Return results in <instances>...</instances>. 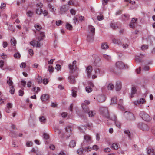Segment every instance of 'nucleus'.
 I'll return each instance as SVG.
<instances>
[{
  "label": "nucleus",
  "mask_w": 155,
  "mask_h": 155,
  "mask_svg": "<svg viewBox=\"0 0 155 155\" xmlns=\"http://www.w3.org/2000/svg\"><path fill=\"white\" fill-rule=\"evenodd\" d=\"M95 29L91 25L88 26L89 33L87 35V40L88 41H91L93 40L94 35L95 33Z\"/></svg>",
  "instance_id": "obj_1"
},
{
  "label": "nucleus",
  "mask_w": 155,
  "mask_h": 155,
  "mask_svg": "<svg viewBox=\"0 0 155 155\" xmlns=\"http://www.w3.org/2000/svg\"><path fill=\"white\" fill-rule=\"evenodd\" d=\"M100 111L101 114L108 119H109L110 117L108 109L106 107H100Z\"/></svg>",
  "instance_id": "obj_2"
},
{
  "label": "nucleus",
  "mask_w": 155,
  "mask_h": 155,
  "mask_svg": "<svg viewBox=\"0 0 155 155\" xmlns=\"http://www.w3.org/2000/svg\"><path fill=\"white\" fill-rule=\"evenodd\" d=\"M81 107L84 111L86 113H88L89 117H92L95 114V111H89V107L85 104H82L81 105Z\"/></svg>",
  "instance_id": "obj_3"
},
{
  "label": "nucleus",
  "mask_w": 155,
  "mask_h": 155,
  "mask_svg": "<svg viewBox=\"0 0 155 155\" xmlns=\"http://www.w3.org/2000/svg\"><path fill=\"white\" fill-rule=\"evenodd\" d=\"M139 115L143 120L146 121L148 122L151 120V118L149 115L144 111H140Z\"/></svg>",
  "instance_id": "obj_4"
},
{
  "label": "nucleus",
  "mask_w": 155,
  "mask_h": 155,
  "mask_svg": "<svg viewBox=\"0 0 155 155\" xmlns=\"http://www.w3.org/2000/svg\"><path fill=\"white\" fill-rule=\"evenodd\" d=\"M137 127L139 129L144 131H148L149 129V127L147 124L142 122L138 123L137 124Z\"/></svg>",
  "instance_id": "obj_5"
},
{
  "label": "nucleus",
  "mask_w": 155,
  "mask_h": 155,
  "mask_svg": "<svg viewBox=\"0 0 155 155\" xmlns=\"http://www.w3.org/2000/svg\"><path fill=\"white\" fill-rule=\"evenodd\" d=\"M124 116L129 120H134V117L133 114L129 112L126 111L124 113Z\"/></svg>",
  "instance_id": "obj_6"
},
{
  "label": "nucleus",
  "mask_w": 155,
  "mask_h": 155,
  "mask_svg": "<svg viewBox=\"0 0 155 155\" xmlns=\"http://www.w3.org/2000/svg\"><path fill=\"white\" fill-rule=\"evenodd\" d=\"M69 7L68 5H63L60 8L59 13L61 14H64L68 10Z\"/></svg>",
  "instance_id": "obj_7"
},
{
  "label": "nucleus",
  "mask_w": 155,
  "mask_h": 155,
  "mask_svg": "<svg viewBox=\"0 0 155 155\" xmlns=\"http://www.w3.org/2000/svg\"><path fill=\"white\" fill-rule=\"evenodd\" d=\"M71 75L68 77V80L69 82L71 84H74L75 83L76 81L75 79V78H77L78 76V74H77L75 75L73 74V73L71 72Z\"/></svg>",
  "instance_id": "obj_8"
},
{
  "label": "nucleus",
  "mask_w": 155,
  "mask_h": 155,
  "mask_svg": "<svg viewBox=\"0 0 155 155\" xmlns=\"http://www.w3.org/2000/svg\"><path fill=\"white\" fill-rule=\"evenodd\" d=\"M137 18H134L132 19L131 22L129 25L130 27L133 28H134L137 24Z\"/></svg>",
  "instance_id": "obj_9"
},
{
  "label": "nucleus",
  "mask_w": 155,
  "mask_h": 155,
  "mask_svg": "<svg viewBox=\"0 0 155 155\" xmlns=\"http://www.w3.org/2000/svg\"><path fill=\"white\" fill-rule=\"evenodd\" d=\"M116 67L120 69H124L125 67L124 64L121 61H119L116 63Z\"/></svg>",
  "instance_id": "obj_10"
},
{
  "label": "nucleus",
  "mask_w": 155,
  "mask_h": 155,
  "mask_svg": "<svg viewBox=\"0 0 155 155\" xmlns=\"http://www.w3.org/2000/svg\"><path fill=\"white\" fill-rule=\"evenodd\" d=\"M92 70L93 68L92 66H89L87 67L86 71L88 77L90 78L91 76Z\"/></svg>",
  "instance_id": "obj_11"
},
{
  "label": "nucleus",
  "mask_w": 155,
  "mask_h": 155,
  "mask_svg": "<svg viewBox=\"0 0 155 155\" xmlns=\"http://www.w3.org/2000/svg\"><path fill=\"white\" fill-rule=\"evenodd\" d=\"M76 63V61L75 60H74L73 61L72 64L71 65V64H69V69H70L71 71V72L72 73H73V70H74V71L75 72H76V70H75L74 69V67H76L75 65L74 67V65H75Z\"/></svg>",
  "instance_id": "obj_12"
},
{
  "label": "nucleus",
  "mask_w": 155,
  "mask_h": 155,
  "mask_svg": "<svg viewBox=\"0 0 155 155\" xmlns=\"http://www.w3.org/2000/svg\"><path fill=\"white\" fill-rule=\"evenodd\" d=\"M40 98L42 101H46L49 98V95L48 94H44L42 95Z\"/></svg>",
  "instance_id": "obj_13"
},
{
  "label": "nucleus",
  "mask_w": 155,
  "mask_h": 155,
  "mask_svg": "<svg viewBox=\"0 0 155 155\" xmlns=\"http://www.w3.org/2000/svg\"><path fill=\"white\" fill-rule=\"evenodd\" d=\"M145 102V101L144 99L141 98L139 100L134 101V103L135 104L137 105L140 104H143Z\"/></svg>",
  "instance_id": "obj_14"
},
{
  "label": "nucleus",
  "mask_w": 155,
  "mask_h": 155,
  "mask_svg": "<svg viewBox=\"0 0 155 155\" xmlns=\"http://www.w3.org/2000/svg\"><path fill=\"white\" fill-rule=\"evenodd\" d=\"M84 139L85 140L87 144H89L91 143V137L88 135H85L84 136Z\"/></svg>",
  "instance_id": "obj_15"
},
{
  "label": "nucleus",
  "mask_w": 155,
  "mask_h": 155,
  "mask_svg": "<svg viewBox=\"0 0 155 155\" xmlns=\"http://www.w3.org/2000/svg\"><path fill=\"white\" fill-rule=\"evenodd\" d=\"M115 87L117 91H120L121 88V82H117Z\"/></svg>",
  "instance_id": "obj_16"
},
{
  "label": "nucleus",
  "mask_w": 155,
  "mask_h": 155,
  "mask_svg": "<svg viewBox=\"0 0 155 155\" xmlns=\"http://www.w3.org/2000/svg\"><path fill=\"white\" fill-rule=\"evenodd\" d=\"M94 64L95 66H99L101 65V60L99 58H97L94 61Z\"/></svg>",
  "instance_id": "obj_17"
},
{
  "label": "nucleus",
  "mask_w": 155,
  "mask_h": 155,
  "mask_svg": "<svg viewBox=\"0 0 155 155\" xmlns=\"http://www.w3.org/2000/svg\"><path fill=\"white\" fill-rule=\"evenodd\" d=\"M137 90L135 87H133L131 89V94L130 96V98H132L134 97V95L136 93Z\"/></svg>",
  "instance_id": "obj_18"
},
{
  "label": "nucleus",
  "mask_w": 155,
  "mask_h": 155,
  "mask_svg": "<svg viewBox=\"0 0 155 155\" xmlns=\"http://www.w3.org/2000/svg\"><path fill=\"white\" fill-rule=\"evenodd\" d=\"M84 143V142L83 143H82V144H81V146L82 147V148H80L77 150V153H78V154L80 155L83 153Z\"/></svg>",
  "instance_id": "obj_19"
},
{
  "label": "nucleus",
  "mask_w": 155,
  "mask_h": 155,
  "mask_svg": "<svg viewBox=\"0 0 155 155\" xmlns=\"http://www.w3.org/2000/svg\"><path fill=\"white\" fill-rule=\"evenodd\" d=\"M76 145V142L74 140H71L70 141L69 144L70 147L73 148L75 147Z\"/></svg>",
  "instance_id": "obj_20"
},
{
  "label": "nucleus",
  "mask_w": 155,
  "mask_h": 155,
  "mask_svg": "<svg viewBox=\"0 0 155 155\" xmlns=\"http://www.w3.org/2000/svg\"><path fill=\"white\" fill-rule=\"evenodd\" d=\"M110 27L113 29H116L119 28V26L118 25L117 23L115 24L111 23L110 24Z\"/></svg>",
  "instance_id": "obj_21"
},
{
  "label": "nucleus",
  "mask_w": 155,
  "mask_h": 155,
  "mask_svg": "<svg viewBox=\"0 0 155 155\" xmlns=\"http://www.w3.org/2000/svg\"><path fill=\"white\" fill-rule=\"evenodd\" d=\"M108 46L106 43H102L101 44V48L103 50H105L108 48Z\"/></svg>",
  "instance_id": "obj_22"
},
{
  "label": "nucleus",
  "mask_w": 155,
  "mask_h": 155,
  "mask_svg": "<svg viewBox=\"0 0 155 155\" xmlns=\"http://www.w3.org/2000/svg\"><path fill=\"white\" fill-rule=\"evenodd\" d=\"M112 41L113 43L117 45H120L121 43V41L120 40L116 38L113 39Z\"/></svg>",
  "instance_id": "obj_23"
},
{
  "label": "nucleus",
  "mask_w": 155,
  "mask_h": 155,
  "mask_svg": "<svg viewBox=\"0 0 155 155\" xmlns=\"http://www.w3.org/2000/svg\"><path fill=\"white\" fill-rule=\"evenodd\" d=\"M39 121L42 123H45L46 121V119L43 116H41L39 118Z\"/></svg>",
  "instance_id": "obj_24"
},
{
  "label": "nucleus",
  "mask_w": 155,
  "mask_h": 155,
  "mask_svg": "<svg viewBox=\"0 0 155 155\" xmlns=\"http://www.w3.org/2000/svg\"><path fill=\"white\" fill-rule=\"evenodd\" d=\"M34 27L37 30L39 31L42 28V26L38 23H37L34 25Z\"/></svg>",
  "instance_id": "obj_25"
},
{
  "label": "nucleus",
  "mask_w": 155,
  "mask_h": 155,
  "mask_svg": "<svg viewBox=\"0 0 155 155\" xmlns=\"http://www.w3.org/2000/svg\"><path fill=\"white\" fill-rule=\"evenodd\" d=\"M123 100L122 99H120L119 100L118 103V107L120 109H122L123 108Z\"/></svg>",
  "instance_id": "obj_26"
},
{
  "label": "nucleus",
  "mask_w": 155,
  "mask_h": 155,
  "mask_svg": "<svg viewBox=\"0 0 155 155\" xmlns=\"http://www.w3.org/2000/svg\"><path fill=\"white\" fill-rule=\"evenodd\" d=\"M7 78L8 80L7 81V82L8 84L9 85V86H13L12 84L13 83L12 80H11L10 77H8Z\"/></svg>",
  "instance_id": "obj_27"
},
{
  "label": "nucleus",
  "mask_w": 155,
  "mask_h": 155,
  "mask_svg": "<svg viewBox=\"0 0 155 155\" xmlns=\"http://www.w3.org/2000/svg\"><path fill=\"white\" fill-rule=\"evenodd\" d=\"M111 148L113 149L117 150L118 148L119 147L117 143H114L112 144Z\"/></svg>",
  "instance_id": "obj_28"
},
{
  "label": "nucleus",
  "mask_w": 155,
  "mask_h": 155,
  "mask_svg": "<svg viewBox=\"0 0 155 155\" xmlns=\"http://www.w3.org/2000/svg\"><path fill=\"white\" fill-rule=\"evenodd\" d=\"M26 14L27 16L29 17H31L33 14V13L31 11H28L27 12Z\"/></svg>",
  "instance_id": "obj_29"
},
{
  "label": "nucleus",
  "mask_w": 155,
  "mask_h": 155,
  "mask_svg": "<svg viewBox=\"0 0 155 155\" xmlns=\"http://www.w3.org/2000/svg\"><path fill=\"white\" fill-rule=\"evenodd\" d=\"M43 12L42 9L41 8H37L36 10V13L39 15Z\"/></svg>",
  "instance_id": "obj_30"
},
{
  "label": "nucleus",
  "mask_w": 155,
  "mask_h": 155,
  "mask_svg": "<svg viewBox=\"0 0 155 155\" xmlns=\"http://www.w3.org/2000/svg\"><path fill=\"white\" fill-rule=\"evenodd\" d=\"M117 98L116 97H114L111 99V104H115L117 102Z\"/></svg>",
  "instance_id": "obj_31"
},
{
  "label": "nucleus",
  "mask_w": 155,
  "mask_h": 155,
  "mask_svg": "<svg viewBox=\"0 0 155 155\" xmlns=\"http://www.w3.org/2000/svg\"><path fill=\"white\" fill-rule=\"evenodd\" d=\"M114 87V85L111 83H110L107 86V88L109 90H112Z\"/></svg>",
  "instance_id": "obj_32"
},
{
  "label": "nucleus",
  "mask_w": 155,
  "mask_h": 155,
  "mask_svg": "<svg viewBox=\"0 0 155 155\" xmlns=\"http://www.w3.org/2000/svg\"><path fill=\"white\" fill-rule=\"evenodd\" d=\"M147 152L148 154H150L151 153H153L154 150L153 148H147Z\"/></svg>",
  "instance_id": "obj_33"
},
{
  "label": "nucleus",
  "mask_w": 155,
  "mask_h": 155,
  "mask_svg": "<svg viewBox=\"0 0 155 155\" xmlns=\"http://www.w3.org/2000/svg\"><path fill=\"white\" fill-rule=\"evenodd\" d=\"M37 82L39 83H41L43 81L42 78L41 77L38 76V78L36 79Z\"/></svg>",
  "instance_id": "obj_34"
},
{
  "label": "nucleus",
  "mask_w": 155,
  "mask_h": 155,
  "mask_svg": "<svg viewBox=\"0 0 155 155\" xmlns=\"http://www.w3.org/2000/svg\"><path fill=\"white\" fill-rule=\"evenodd\" d=\"M124 133L127 134L129 138H130V131L128 130H124Z\"/></svg>",
  "instance_id": "obj_35"
},
{
  "label": "nucleus",
  "mask_w": 155,
  "mask_h": 155,
  "mask_svg": "<svg viewBox=\"0 0 155 155\" xmlns=\"http://www.w3.org/2000/svg\"><path fill=\"white\" fill-rule=\"evenodd\" d=\"M85 89L86 92L88 93L91 92L92 91V88H91V87L89 86L86 87L85 88Z\"/></svg>",
  "instance_id": "obj_36"
},
{
  "label": "nucleus",
  "mask_w": 155,
  "mask_h": 155,
  "mask_svg": "<svg viewBox=\"0 0 155 155\" xmlns=\"http://www.w3.org/2000/svg\"><path fill=\"white\" fill-rule=\"evenodd\" d=\"M66 28L69 30H71L72 28V25L69 23H67L66 25Z\"/></svg>",
  "instance_id": "obj_37"
},
{
  "label": "nucleus",
  "mask_w": 155,
  "mask_h": 155,
  "mask_svg": "<svg viewBox=\"0 0 155 155\" xmlns=\"http://www.w3.org/2000/svg\"><path fill=\"white\" fill-rule=\"evenodd\" d=\"M115 125L117 127H118L119 128H120L121 124L120 123V122L116 120V121H115Z\"/></svg>",
  "instance_id": "obj_38"
},
{
  "label": "nucleus",
  "mask_w": 155,
  "mask_h": 155,
  "mask_svg": "<svg viewBox=\"0 0 155 155\" xmlns=\"http://www.w3.org/2000/svg\"><path fill=\"white\" fill-rule=\"evenodd\" d=\"M122 16H124V17H122L123 19H124V20H128L130 17L129 15L127 14H124L123 15H122Z\"/></svg>",
  "instance_id": "obj_39"
},
{
  "label": "nucleus",
  "mask_w": 155,
  "mask_h": 155,
  "mask_svg": "<svg viewBox=\"0 0 155 155\" xmlns=\"http://www.w3.org/2000/svg\"><path fill=\"white\" fill-rule=\"evenodd\" d=\"M14 57L15 58H19L20 57V55L19 53L17 52L14 54Z\"/></svg>",
  "instance_id": "obj_40"
},
{
  "label": "nucleus",
  "mask_w": 155,
  "mask_h": 155,
  "mask_svg": "<svg viewBox=\"0 0 155 155\" xmlns=\"http://www.w3.org/2000/svg\"><path fill=\"white\" fill-rule=\"evenodd\" d=\"M16 41L15 40L14 38H13L11 39V43L12 45L14 46L16 44Z\"/></svg>",
  "instance_id": "obj_41"
},
{
  "label": "nucleus",
  "mask_w": 155,
  "mask_h": 155,
  "mask_svg": "<svg viewBox=\"0 0 155 155\" xmlns=\"http://www.w3.org/2000/svg\"><path fill=\"white\" fill-rule=\"evenodd\" d=\"M15 91V89L14 88V86H11V87H10V90L9 92H10L12 94H14V92Z\"/></svg>",
  "instance_id": "obj_42"
},
{
  "label": "nucleus",
  "mask_w": 155,
  "mask_h": 155,
  "mask_svg": "<svg viewBox=\"0 0 155 155\" xmlns=\"http://www.w3.org/2000/svg\"><path fill=\"white\" fill-rule=\"evenodd\" d=\"M97 18L98 20L100 21L104 19L103 16L101 14L98 15Z\"/></svg>",
  "instance_id": "obj_43"
},
{
  "label": "nucleus",
  "mask_w": 155,
  "mask_h": 155,
  "mask_svg": "<svg viewBox=\"0 0 155 155\" xmlns=\"http://www.w3.org/2000/svg\"><path fill=\"white\" fill-rule=\"evenodd\" d=\"M91 148L90 147H86L84 149L85 151L87 152H88L89 151H91Z\"/></svg>",
  "instance_id": "obj_44"
},
{
  "label": "nucleus",
  "mask_w": 155,
  "mask_h": 155,
  "mask_svg": "<svg viewBox=\"0 0 155 155\" xmlns=\"http://www.w3.org/2000/svg\"><path fill=\"white\" fill-rule=\"evenodd\" d=\"M103 57L108 60H109L111 59V57L110 56L106 54H103Z\"/></svg>",
  "instance_id": "obj_45"
},
{
  "label": "nucleus",
  "mask_w": 155,
  "mask_h": 155,
  "mask_svg": "<svg viewBox=\"0 0 155 155\" xmlns=\"http://www.w3.org/2000/svg\"><path fill=\"white\" fill-rule=\"evenodd\" d=\"M76 91L74 89H72V96L74 97H75L77 95Z\"/></svg>",
  "instance_id": "obj_46"
},
{
  "label": "nucleus",
  "mask_w": 155,
  "mask_h": 155,
  "mask_svg": "<svg viewBox=\"0 0 155 155\" xmlns=\"http://www.w3.org/2000/svg\"><path fill=\"white\" fill-rule=\"evenodd\" d=\"M48 70L49 72H52L54 71V68L52 66H49L48 67Z\"/></svg>",
  "instance_id": "obj_47"
},
{
  "label": "nucleus",
  "mask_w": 155,
  "mask_h": 155,
  "mask_svg": "<svg viewBox=\"0 0 155 155\" xmlns=\"http://www.w3.org/2000/svg\"><path fill=\"white\" fill-rule=\"evenodd\" d=\"M109 120H112L115 121L117 120V118L115 115H113L112 117H110V119Z\"/></svg>",
  "instance_id": "obj_48"
},
{
  "label": "nucleus",
  "mask_w": 155,
  "mask_h": 155,
  "mask_svg": "<svg viewBox=\"0 0 155 155\" xmlns=\"http://www.w3.org/2000/svg\"><path fill=\"white\" fill-rule=\"evenodd\" d=\"M65 130L67 132H71V127L70 126H67L65 128Z\"/></svg>",
  "instance_id": "obj_49"
},
{
  "label": "nucleus",
  "mask_w": 155,
  "mask_h": 155,
  "mask_svg": "<svg viewBox=\"0 0 155 155\" xmlns=\"http://www.w3.org/2000/svg\"><path fill=\"white\" fill-rule=\"evenodd\" d=\"M32 143L31 141H28L26 143V145L28 147H30L32 145Z\"/></svg>",
  "instance_id": "obj_50"
},
{
  "label": "nucleus",
  "mask_w": 155,
  "mask_h": 155,
  "mask_svg": "<svg viewBox=\"0 0 155 155\" xmlns=\"http://www.w3.org/2000/svg\"><path fill=\"white\" fill-rule=\"evenodd\" d=\"M148 46L147 45H143L141 47V48L142 50L147 49L148 48Z\"/></svg>",
  "instance_id": "obj_51"
},
{
  "label": "nucleus",
  "mask_w": 155,
  "mask_h": 155,
  "mask_svg": "<svg viewBox=\"0 0 155 155\" xmlns=\"http://www.w3.org/2000/svg\"><path fill=\"white\" fill-rule=\"evenodd\" d=\"M43 137L44 139L47 140L49 138V135L47 134L44 133L43 134Z\"/></svg>",
  "instance_id": "obj_52"
},
{
  "label": "nucleus",
  "mask_w": 155,
  "mask_h": 155,
  "mask_svg": "<svg viewBox=\"0 0 155 155\" xmlns=\"http://www.w3.org/2000/svg\"><path fill=\"white\" fill-rule=\"evenodd\" d=\"M42 4L41 3H39L37 4L36 5V7L38 8H41L42 6Z\"/></svg>",
  "instance_id": "obj_53"
},
{
  "label": "nucleus",
  "mask_w": 155,
  "mask_h": 155,
  "mask_svg": "<svg viewBox=\"0 0 155 155\" xmlns=\"http://www.w3.org/2000/svg\"><path fill=\"white\" fill-rule=\"evenodd\" d=\"M36 41H31L30 42V44H31V45H32L33 46H34L35 45H36Z\"/></svg>",
  "instance_id": "obj_54"
},
{
  "label": "nucleus",
  "mask_w": 155,
  "mask_h": 155,
  "mask_svg": "<svg viewBox=\"0 0 155 155\" xmlns=\"http://www.w3.org/2000/svg\"><path fill=\"white\" fill-rule=\"evenodd\" d=\"M62 24V21L60 20L57 21L56 23V25L57 26H59L61 25Z\"/></svg>",
  "instance_id": "obj_55"
},
{
  "label": "nucleus",
  "mask_w": 155,
  "mask_h": 155,
  "mask_svg": "<svg viewBox=\"0 0 155 155\" xmlns=\"http://www.w3.org/2000/svg\"><path fill=\"white\" fill-rule=\"evenodd\" d=\"M109 0H102V2L103 6H105Z\"/></svg>",
  "instance_id": "obj_56"
},
{
  "label": "nucleus",
  "mask_w": 155,
  "mask_h": 155,
  "mask_svg": "<svg viewBox=\"0 0 155 155\" xmlns=\"http://www.w3.org/2000/svg\"><path fill=\"white\" fill-rule=\"evenodd\" d=\"M68 5L69 6L70 5H74V3L73 1L70 0L68 2Z\"/></svg>",
  "instance_id": "obj_57"
},
{
  "label": "nucleus",
  "mask_w": 155,
  "mask_h": 155,
  "mask_svg": "<svg viewBox=\"0 0 155 155\" xmlns=\"http://www.w3.org/2000/svg\"><path fill=\"white\" fill-rule=\"evenodd\" d=\"M61 66L59 64H57L56 65V67L55 68L57 70V71H59V70L61 69Z\"/></svg>",
  "instance_id": "obj_58"
},
{
  "label": "nucleus",
  "mask_w": 155,
  "mask_h": 155,
  "mask_svg": "<svg viewBox=\"0 0 155 155\" xmlns=\"http://www.w3.org/2000/svg\"><path fill=\"white\" fill-rule=\"evenodd\" d=\"M20 67H21L22 68H25L26 67V64L25 63H22L20 65Z\"/></svg>",
  "instance_id": "obj_59"
},
{
  "label": "nucleus",
  "mask_w": 155,
  "mask_h": 155,
  "mask_svg": "<svg viewBox=\"0 0 155 155\" xmlns=\"http://www.w3.org/2000/svg\"><path fill=\"white\" fill-rule=\"evenodd\" d=\"M21 85L25 87L26 84V82L25 80H21Z\"/></svg>",
  "instance_id": "obj_60"
},
{
  "label": "nucleus",
  "mask_w": 155,
  "mask_h": 155,
  "mask_svg": "<svg viewBox=\"0 0 155 155\" xmlns=\"http://www.w3.org/2000/svg\"><path fill=\"white\" fill-rule=\"evenodd\" d=\"M24 94V91L21 90H19V95L20 96H22Z\"/></svg>",
  "instance_id": "obj_61"
},
{
  "label": "nucleus",
  "mask_w": 155,
  "mask_h": 155,
  "mask_svg": "<svg viewBox=\"0 0 155 155\" xmlns=\"http://www.w3.org/2000/svg\"><path fill=\"white\" fill-rule=\"evenodd\" d=\"M70 12L71 14L73 15H75L76 14V12L75 10H74L73 9H71L70 10Z\"/></svg>",
  "instance_id": "obj_62"
},
{
  "label": "nucleus",
  "mask_w": 155,
  "mask_h": 155,
  "mask_svg": "<svg viewBox=\"0 0 155 155\" xmlns=\"http://www.w3.org/2000/svg\"><path fill=\"white\" fill-rule=\"evenodd\" d=\"M43 84H46L48 83V81L47 79L45 78L43 80Z\"/></svg>",
  "instance_id": "obj_63"
},
{
  "label": "nucleus",
  "mask_w": 155,
  "mask_h": 155,
  "mask_svg": "<svg viewBox=\"0 0 155 155\" xmlns=\"http://www.w3.org/2000/svg\"><path fill=\"white\" fill-rule=\"evenodd\" d=\"M149 69V67L148 66L145 65L144 66L143 69L145 71H148Z\"/></svg>",
  "instance_id": "obj_64"
}]
</instances>
